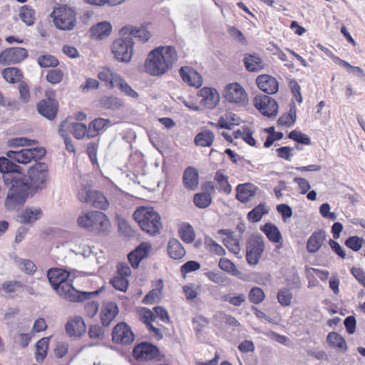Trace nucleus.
<instances>
[{
    "mask_svg": "<svg viewBox=\"0 0 365 365\" xmlns=\"http://www.w3.org/2000/svg\"><path fill=\"white\" fill-rule=\"evenodd\" d=\"M28 179L21 176H6V180H11L5 200V207L8 210H15L25 202L27 197L44 189L49 180L48 165L44 163H37L32 165L27 172Z\"/></svg>",
    "mask_w": 365,
    "mask_h": 365,
    "instance_id": "nucleus-1",
    "label": "nucleus"
},
{
    "mask_svg": "<svg viewBox=\"0 0 365 365\" xmlns=\"http://www.w3.org/2000/svg\"><path fill=\"white\" fill-rule=\"evenodd\" d=\"M178 59V53L173 46H158L148 54L145 71L153 76L163 75L173 68Z\"/></svg>",
    "mask_w": 365,
    "mask_h": 365,
    "instance_id": "nucleus-2",
    "label": "nucleus"
},
{
    "mask_svg": "<svg viewBox=\"0 0 365 365\" xmlns=\"http://www.w3.org/2000/svg\"><path fill=\"white\" fill-rule=\"evenodd\" d=\"M69 272L60 268H51L47 272V277L56 291L57 294L61 298L72 302H81L97 292H78L68 281Z\"/></svg>",
    "mask_w": 365,
    "mask_h": 365,
    "instance_id": "nucleus-3",
    "label": "nucleus"
},
{
    "mask_svg": "<svg viewBox=\"0 0 365 365\" xmlns=\"http://www.w3.org/2000/svg\"><path fill=\"white\" fill-rule=\"evenodd\" d=\"M133 215L144 232L151 235L160 232L163 226L160 216L153 207H139Z\"/></svg>",
    "mask_w": 365,
    "mask_h": 365,
    "instance_id": "nucleus-4",
    "label": "nucleus"
},
{
    "mask_svg": "<svg viewBox=\"0 0 365 365\" xmlns=\"http://www.w3.org/2000/svg\"><path fill=\"white\" fill-rule=\"evenodd\" d=\"M77 222L81 227L98 233H107L110 228L108 217L100 211L84 212L78 216Z\"/></svg>",
    "mask_w": 365,
    "mask_h": 365,
    "instance_id": "nucleus-5",
    "label": "nucleus"
},
{
    "mask_svg": "<svg viewBox=\"0 0 365 365\" xmlns=\"http://www.w3.org/2000/svg\"><path fill=\"white\" fill-rule=\"evenodd\" d=\"M128 27L120 30L121 37L115 40L111 46V51L114 58L122 63H128L131 61L133 54L134 41L131 36L128 35Z\"/></svg>",
    "mask_w": 365,
    "mask_h": 365,
    "instance_id": "nucleus-6",
    "label": "nucleus"
},
{
    "mask_svg": "<svg viewBox=\"0 0 365 365\" xmlns=\"http://www.w3.org/2000/svg\"><path fill=\"white\" fill-rule=\"evenodd\" d=\"M55 26L63 31H71L76 24V12L67 6H58L51 14Z\"/></svg>",
    "mask_w": 365,
    "mask_h": 365,
    "instance_id": "nucleus-7",
    "label": "nucleus"
},
{
    "mask_svg": "<svg viewBox=\"0 0 365 365\" xmlns=\"http://www.w3.org/2000/svg\"><path fill=\"white\" fill-rule=\"evenodd\" d=\"M46 155V150L42 147L35 148L21 149L19 151L9 150L6 155L11 160L21 164H27L33 160L41 159Z\"/></svg>",
    "mask_w": 365,
    "mask_h": 365,
    "instance_id": "nucleus-8",
    "label": "nucleus"
},
{
    "mask_svg": "<svg viewBox=\"0 0 365 365\" xmlns=\"http://www.w3.org/2000/svg\"><path fill=\"white\" fill-rule=\"evenodd\" d=\"M38 113L48 120H53L58 108V101L55 99V92L52 90L46 91V98L41 100L37 106Z\"/></svg>",
    "mask_w": 365,
    "mask_h": 365,
    "instance_id": "nucleus-9",
    "label": "nucleus"
},
{
    "mask_svg": "<svg viewBox=\"0 0 365 365\" xmlns=\"http://www.w3.org/2000/svg\"><path fill=\"white\" fill-rule=\"evenodd\" d=\"M264 250V242L262 237H255L250 239L247 245L246 259L250 265H256Z\"/></svg>",
    "mask_w": 365,
    "mask_h": 365,
    "instance_id": "nucleus-10",
    "label": "nucleus"
},
{
    "mask_svg": "<svg viewBox=\"0 0 365 365\" xmlns=\"http://www.w3.org/2000/svg\"><path fill=\"white\" fill-rule=\"evenodd\" d=\"M255 106L259 112L267 117L276 116L278 105L271 97L265 95H256L254 98Z\"/></svg>",
    "mask_w": 365,
    "mask_h": 365,
    "instance_id": "nucleus-11",
    "label": "nucleus"
},
{
    "mask_svg": "<svg viewBox=\"0 0 365 365\" xmlns=\"http://www.w3.org/2000/svg\"><path fill=\"white\" fill-rule=\"evenodd\" d=\"M65 330L69 337L78 339L86 332V326L81 316L74 315L68 318L65 324Z\"/></svg>",
    "mask_w": 365,
    "mask_h": 365,
    "instance_id": "nucleus-12",
    "label": "nucleus"
},
{
    "mask_svg": "<svg viewBox=\"0 0 365 365\" xmlns=\"http://www.w3.org/2000/svg\"><path fill=\"white\" fill-rule=\"evenodd\" d=\"M28 56L27 51L21 47L9 48L0 53V64L11 65L21 62Z\"/></svg>",
    "mask_w": 365,
    "mask_h": 365,
    "instance_id": "nucleus-13",
    "label": "nucleus"
},
{
    "mask_svg": "<svg viewBox=\"0 0 365 365\" xmlns=\"http://www.w3.org/2000/svg\"><path fill=\"white\" fill-rule=\"evenodd\" d=\"M224 97L231 103L245 105L247 101V96L245 89L237 83L227 86Z\"/></svg>",
    "mask_w": 365,
    "mask_h": 365,
    "instance_id": "nucleus-14",
    "label": "nucleus"
},
{
    "mask_svg": "<svg viewBox=\"0 0 365 365\" xmlns=\"http://www.w3.org/2000/svg\"><path fill=\"white\" fill-rule=\"evenodd\" d=\"M112 338L115 343L125 345L134 340V334L125 323L120 322L113 328Z\"/></svg>",
    "mask_w": 365,
    "mask_h": 365,
    "instance_id": "nucleus-15",
    "label": "nucleus"
},
{
    "mask_svg": "<svg viewBox=\"0 0 365 365\" xmlns=\"http://www.w3.org/2000/svg\"><path fill=\"white\" fill-rule=\"evenodd\" d=\"M197 96L200 98V103L209 108H214L220 101V96L216 89L204 87L198 91Z\"/></svg>",
    "mask_w": 365,
    "mask_h": 365,
    "instance_id": "nucleus-16",
    "label": "nucleus"
},
{
    "mask_svg": "<svg viewBox=\"0 0 365 365\" xmlns=\"http://www.w3.org/2000/svg\"><path fill=\"white\" fill-rule=\"evenodd\" d=\"M158 353L157 347L147 342L138 344L133 349L134 357L141 361L153 359Z\"/></svg>",
    "mask_w": 365,
    "mask_h": 365,
    "instance_id": "nucleus-17",
    "label": "nucleus"
},
{
    "mask_svg": "<svg viewBox=\"0 0 365 365\" xmlns=\"http://www.w3.org/2000/svg\"><path fill=\"white\" fill-rule=\"evenodd\" d=\"M151 251V245L148 242L140 243L128 256V260L133 268H137L142 259L148 257Z\"/></svg>",
    "mask_w": 365,
    "mask_h": 365,
    "instance_id": "nucleus-18",
    "label": "nucleus"
},
{
    "mask_svg": "<svg viewBox=\"0 0 365 365\" xmlns=\"http://www.w3.org/2000/svg\"><path fill=\"white\" fill-rule=\"evenodd\" d=\"M180 75L182 81L190 86L199 88L202 84V78L195 69L184 66L180 69Z\"/></svg>",
    "mask_w": 365,
    "mask_h": 365,
    "instance_id": "nucleus-19",
    "label": "nucleus"
},
{
    "mask_svg": "<svg viewBox=\"0 0 365 365\" xmlns=\"http://www.w3.org/2000/svg\"><path fill=\"white\" fill-rule=\"evenodd\" d=\"M9 158H0V172L4 173L3 178L6 184L11 185V180H6V176L11 177L21 176L19 174L20 167L12 162Z\"/></svg>",
    "mask_w": 365,
    "mask_h": 365,
    "instance_id": "nucleus-20",
    "label": "nucleus"
},
{
    "mask_svg": "<svg viewBox=\"0 0 365 365\" xmlns=\"http://www.w3.org/2000/svg\"><path fill=\"white\" fill-rule=\"evenodd\" d=\"M259 88L267 94H274L279 89V83L277 79L269 75H261L257 78Z\"/></svg>",
    "mask_w": 365,
    "mask_h": 365,
    "instance_id": "nucleus-21",
    "label": "nucleus"
},
{
    "mask_svg": "<svg viewBox=\"0 0 365 365\" xmlns=\"http://www.w3.org/2000/svg\"><path fill=\"white\" fill-rule=\"evenodd\" d=\"M118 307L114 302L105 303L101 311V323L105 327H108L118 314Z\"/></svg>",
    "mask_w": 365,
    "mask_h": 365,
    "instance_id": "nucleus-22",
    "label": "nucleus"
},
{
    "mask_svg": "<svg viewBox=\"0 0 365 365\" xmlns=\"http://www.w3.org/2000/svg\"><path fill=\"white\" fill-rule=\"evenodd\" d=\"M257 187L252 183H245L237 185L236 197L242 202H248L257 192Z\"/></svg>",
    "mask_w": 365,
    "mask_h": 365,
    "instance_id": "nucleus-23",
    "label": "nucleus"
},
{
    "mask_svg": "<svg viewBox=\"0 0 365 365\" xmlns=\"http://www.w3.org/2000/svg\"><path fill=\"white\" fill-rule=\"evenodd\" d=\"M183 185L185 188L195 190L199 184V175L197 170L193 167L187 168L183 173Z\"/></svg>",
    "mask_w": 365,
    "mask_h": 365,
    "instance_id": "nucleus-24",
    "label": "nucleus"
},
{
    "mask_svg": "<svg viewBox=\"0 0 365 365\" xmlns=\"http://www.w3.org/2000/svg\"><path fill=\"white\" fill-rule=\"evenodd\" d=\"M121 76L113 70L104 68L98 73V78L101 81L106 83V86L110 88H113L117 85L118 82L120 81Z\"/></svg>",
    "mask_w": 365,
    "mask_h": 365,
    "instance_id": "nucleus-25",
    "label": "nucleus"
},
{
    "mask_svg": "<svg viewBox=\"0 0 365 365\" xmlns=\"http://www.w3.org/2000/svg\"><path fill=\"white\" fill-rule=\"evenodd\" d=\"M112 26L110 23L102 21L94 25L91 29V33L93 38L103 39L110 34Z\"/></svg>",
    "mask_w": 365,
    "mask_h": 365,
    "instance_id": "nucleus-26",
    "label": "nucleus"
},
{
    "mask_svg": "<svg viewBox=\"0 0 365 365\" xmlns=\"http://www.w3.org/2000/svg\"><path fill=\"white\" fill-rule=\"evenodd\" d=\"M243 61L246 69L250 72H258L264 67L261 58L257 55L245 54Z\"/></svg>",
    "mask_w": 365,
    "mask_h": 365,
    "instance_id": "nucleus-27",
    "label": "nucleus"
},
{
    "mask_svg": "<svg viewBox=\"0 0 365 365\" xmlns=\"http://www.w3.org/2000/svg\"><path fill=\"white\" fill-rule=\"evenodd\" d=\"M168 253L171 258L180 259L185 255V250L178 240L173 238L168 242Z\"/></svg>",
    "mask_w": 365,
    "mask_h": 365,
    "instance_id": "nucleus-28",
    "label": "nucleus"
},
{
    "mask_svg": "<svg viewBox=\"0 0 365 365\" xmlns=\"http://www.w3.org/2000/svg\"><path fill=\"white\" fill-rule=\"evenodd\" d=\"M99 105L104 109L118 110L123 107V101L115 96H103L100 98Z\"/></svg>",
    "mask_w": 365,
    "mask_h": 365,
    "instance_id": "nucleus-29",
    "label": "nucleus"
},
{
    "mask_svg": "<svg viewBox=\"0 0 365 365\" xmlns=\"http://www.w3.org/2000/svg\"><path fill=\"white\" fill-rule=\"evenodd\" d=\"M70 251L84 257H89L93 252V249L86 245L81 240H77L69 244Z\"/></svg>",
    "mask_w": 365,
    "mask_h": 365,
    "instance_id": "nucleus-30",
    "label": "nucleus"
},
{
    "mask_svg": "<svg viewBox=\"0 0 365 365\" xmlns=\"http://www.w3.org/2000/svg\"><path fill=\"white\" fill-rule=\"evenodd\" d=\"M42 211L40 208L29 207L21 214L19 218L22 223L31 224L40 219Z\"/></svg>",
    "mask_w": 365,
    "mask_h": 365,
    "instance_id": "nucleus-31",
    "label": "nucleus"
},
{
    "mask_svg": "<svg viewBox=\"0 0 365 365\" xmlns=\"http://www.w3.org/2000/svg\"><path fill=\"white\" fill-rule=\"evenodd\" d=\"M296 112H297V110H296L295 103L294 102H292L290 104V108H289V112L287 114L283 115L278 119V120H277L278 125L287 126V127H291V126L294 125V124L296 121V118H297Z\"/></svg>",
    "mask_w": 365,
    "mask_h": 365,
    "instance_id": "nucleus-32",
    "label": "nucleus"
},
{
    "mask_svg": "<svg viewBox=\"0 0 365 365\" xmlns=\"http://www.w3.org/2000/svg\"><path fill=\"white\" fill-rule=\"evenodd\" d=\"M215 138L214 133L210 130H204L195 138V143L197 146L210 147Z\"/></svg>",
    "mask_w": 365,
    "mask_h": 365,
    "instance_id": "nucleus-33",
    "label": "nucleus"
},
{
    "mask_svg": "<svg viewBox=\"0 0 365 365\" xmlns=\"http://www.w3.org/2000/svg\"><path fill=\"white\" fill-rule=\"evenodd\" d=\"M69 127V118H68L60 124L58 128V133L61 135V136L63 138L64 140L66 150L70 153H75L76 149L74 145L73 144L72 140L67 135L66 132H65L64 130V128H68Z\"/></svg>",
    "mask_w": 365,
    "mask_h": 365,
    "instance_id": "nucleus-34",
    "label": "nucleus"
},
{
    "mask_svg": "<svg viewBox=\"0 0 365 365\" xmlns=\"http://www.w3.org/2000/svg\"><path fill=\"white\" fill-rule=\"evenodd\" d=\"M70 127L64 128L65 132L70 130L73 134L74 137L77 139H83L85 136L88 138L89 127L82 123H71L69 121Z\"/></svg>",
    "mask_w": 365,
    "mask_h": 365,
    "instance_id": "nucleus-35",
    "label": "nucleus"
},
{
    "mask_svg": "<svg viewBox=\"0 0 365 365\" xmlns=\"http://www.w3.org/2000/svg\"><path fill=\"white\" fill-rule=\"evenodd\" d=\"M109 123L108 119L103 118H98L91 121L89 124L88 138L96 137Z\"/></svg>",
    "mask_w": 365,
    "mask_h": 365,
    "instance_id": "nucleus-36",
    "label": "nucleus"
},
{
    "mask_svg": "<svg viewBox=\"0 0 365 365\" xmlns=\"http://www.w3.org/2000/svg\"><path fill=\"white\" fill-rule=\"evenodd\" d=\"M49 338L43 337L36 344L35 357L38 362H42L47 355Z\"/></svg>",
    "mask_w": 365,
    "mask_h": 365,
    "instance_id": "nucleus-37",
    "label": "nucleus"
},
{
    "mask_svg": "<svg viewBox=\"0 0 365 365\" xmlns=\"http://www.w3.org/2000/svg\"><path fill=\"white\" fill-rule=\"evenodd\" d=\"M214 179L217 182V188L220 192H223L227 195L231 193L232 187L228 182L227 177L222 171H217Z\"/></svg>",
    "mask_w": 365,
    "mask_h": 365,
    "instance_id": "nucleus-38",
    "label": "nucleus"
},
{
    "mask_svg": "<svg viewBox=\"0 0 365 365\" xmlns=\"http://www.w3.org/2000/svg\"><path fill=\"white\" fill-rule=\"evenodd\" d=\"M179 235L186 243H191L194 241L195 233L193 227L188 223H182L179 227Z\"/></svg>",
    "mask_w": 365,
    "mask_h": 365,
    "instance_id": "nucleus-39",
    "label": "nucleus"
},
{
    "mask_svg": "<svg viewBox=\"0 0 365 365\" xmlns=\"http://www.w3.org/2000/svg\"><path fill=\"white\" fill-rule=\"evenodd\" d=\"M88 205L101 210H106L109 207V202L102 192L96 190Z\"/></svg>",
    "mask_w": 365,
    "mask_h": 365,
    "instance_id": "nucleus-40",
    "label": "nucleus"
},
{
    "mask_svg": "<svg viewBox=\"0 0 365 365\" xmlns=\"http://www.w3.org/2000/svg\"><path fill=\"white\" fill-rule=\"evenodd\" d=\"M262 230L267 238L273 242H279L282 240V235L279 229L271 223H266Z\"/></svg>",
    "mask_w": 365,
    "mask_h": 365,
    "instance_id": "nucleus-41",
    "label": "nucleus"
},
{
    "mask_svg": "<svg viewBox=\"0 0 365 365\" xmlns=\"http://www.w3.org/2000/svg\"><path fill=\"white\" fill-rule=\"evenodd\" d=\"M3 78L9 83H14L21 81L22 73L17 68L9 67L2 71Z\"/></svg>",
    "mask_w": 365,
    "mask_h": 365,
    "instance_id": "nucleus-42",
    "label": "nucleus"
},
{
    "mask_svg": "<svg viewBox=\"0 0 365 365\" xmlns=\"http://www.w3.org/2000/svg\"><path fill=\"white\" fill-rule=\"evenodd\" d=\"M327 341L330 346L345 351L347 349L344 339L336 332H331L327 336Z\"/></svg>",
    "mask_w": 365,
    "mask_h": 365,
    "instance_id": "nucleus-43",
    "label": "nucleus"
},
{
    "mask_svg": "<svg viewBox=\"0 0 365 365\" xmlns=\"http://www.w3.org/2000/svg\"><path fill=\"white\" fill-rule=\"evenodd\" d=\"M19 17L26 25L31 26L34 23L35 12L30 6L25 5L20 9Z\"/></svg>",
    "mask_w": 365,
    "mask_h": 365,
    "instance_id": "nucleus-44",
    "label": "nucleus"
},
{
    "mask_svg": "<svg viewBox=\"0 0 365 365\" xmlns=\"http://www.w3.org/2000/svg\"><path fill=\"white\" fill-rule=\"evenodd\" d=\"M205 247L206 250L217 255L222 256L225 255V249L210 236L206 235L205 237Z\"/></svg>",
    "mask_w": 365,
    "mask_h": 365,
    "instance_id": "nucleus-45",
    "label": "nucleus"
},
{
    "mask_svg": "<svg viewBox=\"0 0 365 365\" xmlns=\"http://www.w3.org/2000/svg\"><path fill=\"white\" fill-rule=\"evenodd\" d=\"M267 212L268 210L266 208L265 204L260 203L248 213L247 218L252 222H257Z\"/></svg>",
    "mask_w": 365,
    "mask_h": 365,
    "instance_id": "nucleus-46",
    "label": "nucleus"
},
{
    "mask_svg": "<svg viewBox=\"0 0 365 365\" xmlns=\"http://www.w3.org/2000/svg\"><path fill=\"white\" fill-rule=\"evenodd\" d=\"M205 274L211 282L221 286H225L230 283L229 278L221 272L211 271Z\"/></svg>",
    "mask_w": 365,
    "mask_h": 365,
    "instance_id": "nucleus-47",
    "label": "nucleus"
},
{
    "mask_svg": "<svg viewBox=\"0 0 365 365\" xmlns=\"http://www.w3.org/2000/svg\"><path fill=\"white\" fill-rule=\"evenodd\" d=\"M222 242L230 252L235 255L240 254L241 250L240 241L238 239L234 237L233 235L225 237L222 240Z\"/></svg>",
    "mask_w": 365,
    "mask_h": 365,
    "instance_id": "nucleus-48",
    "label": "nucleus"
},
{
    "mask_svg": "<svg viewBox=\"0 0 365 365\" xmlns=\"http://www.w3.org/2000/svg\"><path fill=\"white\" fill-rule=\"evenodd\" d=\"M194 203L199 208H206L212 201L210 194L206 192L197 193L194 196Z\"/></svg>",
    "mask_w": 365,
    "mask_h": 365,
    "instance_id": "nucleus-49",
    "label": "nucleus"
},
{
    "mask_svg": "<svg viewBox=\"0 0 365 365\" xmlns=\"http://www.w3.org/2000/svg\"><path fill=\"white\" fill-rule=\"evenodd\" d=\"M219 267L234 276H237L240 274V272L237 269L235 264L227 258H221L219 261Z\"/></svg>",
    "mask_w": 365,
    "mask_h": 365,
    "instance_id": "nucleus-50",
    "label": "nucleus"
},
{
    "mask_svg": "<svg viewBox=\"0 0 365 365\" xmlns=\"http://www.w3.org/2000/svg\"><path fill=\"white\" fill-rule=\"evenodd\" d=\"M115 87L118 88L119 90L125 95L132 98L137 99L139 97L138 93L134 91L122 77L120 78V81L118 82Z\"/></svg>",
    "mask_w": 365,
    "mask_h": 365,
    "instance_id": "nucleus-51",
    "label": "nucleus"
},
{
    "mask_svg": "<svg viewBox=\"0 0 365 365\" xmlns=\"http://www.w3.org/2000/svg\"><path fill=\"white\" fill-rule=\"evenodd\" d=\"M292 297L293 296L291 291L286 288L280 289L277 294L278 302L283 307L290 305Z\"/></svg>",
    "mask_w": 365,
    "mask_h": 365,
    "instance_id": "nucleus-52",
    "label": "nucleus"
},
{
    "mask_svg": "<svg viewBox=\"0 0 365 365\" xmlns=\"http://www.w3.org/2000/svg\"><path fill=\"white\" fill-rule=\"evenodd\" d=\"M128 35L131 36L133 40V38H138L143 42L147 41L151 36L150 32L145 29H133L128 28Z\"/></svg>",
    "mask_w": 365,
    "mask_h": 365,
    "instance_id": "nucleus-53",
    "label": "nucleus"
},
{
    "mask_svg": "<svg viewBox=\"0 0 365 365\" xmlns=\"http://www.w3.org/2000/svg\"><path fill=\"white\" fill-rule=\"evenodd\" d=\"M265 297L264 291L258 287H253L249 293L250 301L255 304L262 302Z\"/></svg>",
    "mask_w": 365,
    "mask_h": 365,
    "instance_id": "nucleus-54",
    "label": "nucleus"
},
{
    "mask_svg": "<svg viewBox=\"0 0 365 365\" xmlns=\"http://www.w3.org/2000/svg\"><path fill=\"white\" fill-rule=\"evenodd\" d=\"M308 252L314 253L319 250V233L314 232L308 239L307 243Z\"/></svg>",
    "mask_w": 365,
    "mask_h": 365,
    "instance_id": "nucleus-55",
    "label": "nucleus"
},
{
    "mask_svg": "<svg viewBox=\"0 0 365 365\" xmlns=\"http://www.w3.org/2000/svg\"><path fill=\"white\" fill-rule=\"evenodd\" d=\"M222 299L223 301L229 302L233 306L239 307L245 302L246 296L244 294H239L237 295L227 294L222 297Z\"/></svg>",
    "mask_w": 365,
    "mask_h": 365,
    "instance_id": "nucleus-56",
    "label": "nucleus"
},
{
    "mask_svg": "<svg viewBox=\"0 0 365 365\" xmlns=\"http://www.w3.org/2000/svg\"><path fill=\"white\" fill-rule=\"evenodd\" d=\"M19 268L29 274H32L36 271V266L35 264L27 259H19L17 261Z\"/></svg>",
    "mask_w": 365,
    "mask_h": 365,
    "instance_id": "nucleus-57",
    "label": "nucleus"
},
{
    "mask_svg": "<svg viewBox=\"0 0 365 365\" xmlns=\"http://www.w3.org/2000/svg\"><path fill=\"white\" fill-rule=\"evenodd\" d=\"M38 63L43 68L55 67L58 64V61L51 55H42L38 57Z\"/></svg>",
    "mask_w": 365,
    "mask_h": 365,
    "instance_id": "nucleus-58",
    "label": "nucleus"
},
{
    "mask_svg": "<svg viewBox=\"0 0 365 365\" xmlns=\"http://www.w3.org/2000/svg\"><path fill=\"white\" fill-rule=\"evenodd\" d=\"M110 283L114 288L121 292H125L128 287V279L118 275L110 280Z\"/></svg>",
    "mask_w": 365,
    "mask_h": 365,
    "instance_id": "nucleus-59",
    "label": "nucleus"
},
{
    "mask_svg": "<svg viewBox=\"0 0 365 365\" xmlns=\"http://www.w3.org/2000/svg\"><path fill=\"white\" fill-rule=\"evenodd\" d=\"M96 190H92L89 187L83 186L78 192V198L81 202L88 204L92 200L93 193Z\"/></svg>",
    "mask_w": 365,
    "mask_h": 365,
    "instance_id": "nucleus-60",
    "label": "nucleus"
},
{
    "mask_svg": "<svg viewBox=\"0 0 365 365\" xmlns=\"http://www.w3.org/2000/svg\"><path fill=\"white\" fill-rule=\"evenodd\" d=\"M139 319L147 326L155 320V314L145 307L141 308L138 312Z\"/></svg>",
    "mask_w": 365,
    "mask_h": 365,
    "instance_id": "nucleus-61",
    "label": "nucleus"
},
{
    "mask_svg": "<svg viewBox=\"0 0 365 365\" xmlns=\"http://www.w3.org/2000/svg\"><path fill=\"white\" fill-rule=\"evenodd\" d=\"M364 242V240L362 238L357 236H353L349 237L345 241V245L353 251L357 252L361 248Z\"/></svg>",
    "mask_w": 365,
    "mask_h": 365,
    "instance_id": "nucleus-62",
    "label": "nucleus"
},
{
    "mask_svg": "<svg viewBox=\"0 0 365 365\" xmlns=\"http://www.w3.org/2000/svg\"><path fill=\"white\" fill-rule=\"evenodd\" d=\"M63 76V74L61 70L51 69L47 73L46 80L52 84H56L62 81Z\"/></svg>",
    "mask_w": 365,
    "mask_h": 365,
    "instance_id": "nucleus-63",
    "label": "nucleus"
},
{
    "mask_svg": "<svg viewBox=\"0 0 365 365\" xmlns=\"http://www.w3.org/2000/svg\"><path fill=\"white\" fill-rule=\"evenodd\" d=\"M23 287L24 284L20 281H6L2 284L1 288L6 293H12Z\"/></svg>",
    "mask_w": 365,
    "mask_h": 365,
    "instance_id": "nucleus-64",
    "label": "nucleus"
}]
</instances>
